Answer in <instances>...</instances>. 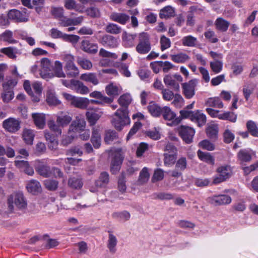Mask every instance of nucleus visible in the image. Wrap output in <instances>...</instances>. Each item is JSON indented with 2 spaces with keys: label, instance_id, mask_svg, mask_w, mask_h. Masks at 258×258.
<instances>
[{
  "label": "nucleus",
  "instance_id": "obj_1",
  "mask_svg": "<svg viewBox=\"0 0 258 258\" xmlns=\"http://www.w3.org/2000/svg\"><path fill=\"white\" fill-rule=\"evenodd\" d=\"M8 209L11 213L14 210V204L20 210H25L27 207V201L22 192L18 191L10 195L7 200Z\"/></svg>",
  "mask_w": 258,
  "mask_h": 258
},
{
  "label": "nucleus",
  "instance_id": "obj_2",
  "mask_svg": "<svg viewBox=\"0 0 258 258\" xmlns=\"http://www.w3.org/2000/svg\"><path fill=\"white\" fill-rule=\"evenodd\" d=\"M114 115V117L112 118L111 122L118 131H121L123 126L131 122L128 109L118 108Z\"/></svg>",
  "mask_w": 258,
  "mask_h": 258
},
{
  "label": "nucleus",
  "instance_id": "obj_3",
  "mask_svg": "<svg viewBox=\"0 0 258 258\" xmlns=\"http://www.w3.org/2000/svg\"><path fill=\"white\" fill-rule=\"evenodd\" d=\"M35 169L39 175L44 177H50L53 175V173L55 176L61 177L63 176V173L59 168L53 167L51 169L49 166L42 163L39 160L36 161Z\"/></svg>",
  "mask_w": 258,
  "mask_h": 258
},
{
  "label": "nucleus",
  "instance_id": "obj_4",
  "mask_svg": "<svg viewBox=\"0 0 258 258\" xmlns=\"http://www.w3.org/2000/svg\"><path fill=\"white\" fill-rule=\"evenodd\" d=\"M216 172L218 175L214 177L211 185H216L223 182L230 178L232 175V169L228 165L219 166L216 169Z\"/></svg>",
  "mask_w": 258,
  "mask_h": 258
},
{
  "label": "nucleus",
  "instance_id": "obj_5",
  "mask_svg": "<svg viewBox=\"0 0 258 258\" xmlns=\"http://www.w3.org/2000/svg\"><path fill=\"white\" fill-rule=\"evenodd\" d=\"M63 59L66 62L64 68L66 75H67V77L69 78H74L77 76L79 71L74 63L75 57L72 54H67L64 56Z\"/></svg>",
  "mask_w": 258,
  "mask_h": 258
},
{
  "label": "nucleus",
  "instance_id": "obj_6",
  "mask_svg": "<svg viewBox=\"0 0 258 258\" xmlns=\"http://www.w3.org/2000/svg\"><path fill=\"white\" fill-rule=\"evenodd\" d=\"M151 49L149 35L145 32L140 33L139 36V43L136 46V50L141 54L148 53Z\"/></svg>",
  "mask_w": 258,
  "mask_h": 258
},
{
  "label": "nucleus",
  "instance_id": "obj_7",
  "mask_svg": "<svg viewBox=\"0 0 258 258\" xmlns=\"http://www.w3.org/2000/svg\"><path fill=\"white\" fill-rule=\"evenodd\" d=\"M50 36L53 39L60 38L72 44H76L80 39V37L78 35L63 33L56 28H52L50 30Z\"/></svg>",
  "mask_w": 258,
  "mask_h": 258
},
{
  "label": "nucleus",
  "instance_id": "obj_8",
  "mask_svg": "<svg viewBox=\"0 0 258 258\" xmlns=\"http://www.w3.org/2000/svg\"><path fill=\"white\" fill-rule=\"evenodd\" d=\"M89 96L91 98L97 99L89 100L88 105L90 103L94 104H98L101 105H104L105 104H109L113 102V98H109L106 96L103 95L101 92L98 91H94L90 93Z\"/></svg>",
  "mask_w": 258,
  "mask_h": 258
},
{
  "label": "nucleus",
  "instance_id": "obj_9",
  "mask_svg": "<svg viewBox=\"0 0 258 258\" xmlns=\"http://www.w3.org/2000/svg\"><path fill=\"white\" fill-rule=\"evenodd\" d=\"M183 78L181 76L178 74H175L173 75L170 74L166 75L163 78V81L167 86L171 87L176 91L179 90V82H181Z\"/></svg>",
  "mask_w": 258,
  "mask_h": 258
},
{
  "label": "nucleus",
  "instance_id": "obj_10",
  "mask_svg": "<svg viewBox=\"0 0 258 258\" xmlns=\"http://www.w3.org/2000/svg\"><path fill=\"white\" fill-rule=\"evenodd\" d=\"M64 97L75 107L85 109L88 106L89 99L87 98L78 97L67 93L64 94Z\"/></svg>",
  "mask_w": 258,
  "mask_h": 258
},
{
  "label": "nucleus",
  "instance_id": "obj_11",
  "mask_svg": "<svg viewBox=\"0 0 258 258\" xmlns=\"http://www.w3.org/2000/svg\"><path fill=\"white\" fill-rule=\"evenodd\" d=\"M178 133L182 140L186 144H189L192 142L195 131L191 127L182 125L178 129Z\"/></svg>",
  "mask_w": 258,
  "mask_h": 258
},
{
  "label": "nucleus",
  "instance_id": "obj_12",
  "mask_svg": "<svg viewBox=\"0 0 258 258\" xmlns=\"http://www.w3.org/2000/svg\"><path fill=\"white\" fill-rule=\"evenodd\" d=\"M52 65L50 60L47 58H43L41 60V69L40 75L41 77L45 79L52 78L53 77L51 72Z\"/></svg>",
  "mask_w": 258,
  "mask_h": 258
},
{
  "label": "nucleus",
  "instance_id": "obj_13",
  "mask_svg": "<svg viewBox=\"0 0 258 258\" xmlns=\"http://www.w3.org/2000/svg\"><path fill=\"white\" fill-rule=\"evenodd\" d=\"M197 83V80L194 79L181 84L183 94L186 99H190L195 95V88Z\"/></svg>",
  "mask_w": 258,
  "mask_h": 258
},
{
  "label": "nucleus",
  "instance_id": "obj_14",
  "mask_svg": "<svg viewBox=\"0 0 258 258\" xmlns=\"http://www.w3.org/2000/svg\"><path fill=\"white\" fill-rule=\"evenodd\" d=\"M9 19L16 22H25L28 20V16L25 11H20L17 9H12L8 13Z\"/></svg>",
  "mask_w": 258,
  "mask_h": 258
},
{
  "label": "nucleus",
  "instance_id": "obj_15",
  "mask_svg": "<svg viewBox=\"0 0 258 258\" xmlns=\"http://www.w3.org/2000/svg\"><path fill=\"white\" fill-rule=\"evenodd\" d=\"M21 121L14 118L10 117L3 122V127L8 132L15 133L20 128Z\"/></svg>",
  "mask_w": 258,
  "mask_h": 258
},
{
  "label": "nucleus",
  "instance_id": "obj_16",
  "mask_svg": "<svg viewBox=\"0 0 258 258\" xmlns=\"http://www.w3.org/2000/svg\"><path fill=\"white\" fill-rule=\"evenodd\" d=\"M161 115L165 120L171 121V125H176L181 122V118L176 117L175 113L168 106L163 107Z\"/></svg>",
  "mask_w": 258,
  "mask_h": 258
},
{
  "label": "nucleus",
  "instance_id": "obj_17",
  "mask_svg": "<svg viewBox=\"0 0 258 258\" xmlns=\"http://www.w3.org/2000/svg\"><path fill=\"white\" fill-rule=\"evenodd\" d=\"M86 121L85 120L77 117L70 125L68 133H72L75 134L77 133H80L84 131Z\"/></svg>",
  "mask_w": 258,
  "mask_h": 258
},
{
  "label": "nucleus",
  "instance_id": "obj_18",
  "mask_svg": "<svg viewBox=\"0 0 258 258\" xmlns=\"http://www.w3.org/2000/svg\"><path fill=\"white\" fill-rule=\"evenodd\" d=\"M123 160V157L119 153H115L110 164V172L112 174H116L120 170Z\"/></svg>",
  "mask_w": 258,
  "mask_h": 258
},
{
  "label": "nucleus",
  "instance_id": "obj_19",
  "mask_svg": "<svg viewBox=\"0 0 258 258\" xmlns=\"http://www.w3.org/2000/svg\"><path fill=\"white\" fill-rule=\"evenodd\" d=\"M98 41L103 46L110 48L116 47L118 44L117 39L109 34L104 35Z\"/></svg>",
  "mask_w": 258,
  "mask_h": 258
},
{
  "label": "nucleus",
  "instance_id": "obj_20",
  "mask_svg": "<svg viewBox=\"0 0 258 258\" xmlns=\"http://www.w3.org/2000/svg\"><path fill=\"white\" fill-rule=\"evenodd\" d=\"M83 19L84 17L82 16L75 18H70L63 16L59 21L58 24L61 27L76 26L80 24L82 22Z\"/></svg>",
  "mask_w": 258,
  "mask_h": 258
},
{
  "label": "nucleus",
  "instance_id": "obj_21",
  "mask_svg": "<svg viewBox=\"0 0 258 258\" xmlns=\"http://www.w3.org/2000/svg\"><path fill=\"white\" fill-rule=\"evenodd\" d=\"M81 48L85 52L94 54L97 52L98 46L96 43H91L88 40H83L81 42Z\"/></svg>",
  "mask_w": 258,
  "mask_h": 258
},
{
  "label": "nucleus",
  "instance_id": "obj_22",
  "mask_svg": "<svg viewBox=\"0 0 258 258\" xmlns=\"http://www.w3.org/2000/svg\"><path fill=\"white\" fill-rule=\"evenodd\" d=\"M110 19L119 23L121 25H125L130 20L129 15L124 13L113 12L109 16Z\"/></svg>",
  "mask_w": 258,
  "mask_h": 258
},
{
  "label": "nucleus",
  "instance_id": "obj_23",
  "mask_svg": "<svg viewBox=\"0 0 258 258\" xmlns=\"http://www.w3.org/2000/svg\"><path fill=\"white\" fill-rule=\"evenodd\" d=\"M211 201L212 203L216 206L227 205L231 202V198L227 195H219L213 196Z\"/></svg>",
  "mask_w": 258,
  "mask_h": 258
},
{
  "label": "nucleus",
  "instance_id": "obj_24",
  "mask_svg": "<svg viewBox=\"0 0 258 258\" xmlns=\"http://www.w3.org/2000/svg\"><path fill=\"white\" fill-rule=\"evenodd\" d=\"M191 121L197 123L198 126L201 127L206 124L207 117L201 110H197L194 111Z\"/></svg>",
  "mask_w": 258,
  "mask_h": 258
},
{
  "label": "nucleus",
  "instance_id": "obj_25",
  "mask_svg": "<svg viewBox=\"0 0 258 258\" xmlns=\"http://www.w3.org/2000/svg\"><path fill=\"white\" fill-rule=\"evenodd\" d=\"M147 109L152 116L158 117L161 115L163 107H161L158 104L153 101H151L147 106Z\"/></svg>",
  "mask_w": 258,
  "mask_h": 258
},
{
  "label": "nucleus",
  "instance_id": "obj_26",
  "mask_svg": "<svg viewBox=\"0 0 258 258\" xmlns=\"http://www.w3.org/2000/svg\"><path fill=\"white\" fill-rule=\"evenodd\" d=\"M214 24L217 31L221 32H225L228 29L230 23L222 17H218L215 21Z\"/></svg>",
  "mask_w": 258,
  "mask_h": 258
},
{
  "label": "nucleus",
  "instance_id": "obj_27",
  "mask_svg": "<svg viewBox=\"0 0 258 258\" xmlns=\"http://www.w3.org/2000/svg\"><path fill=\"white\" fill-rule=\"evenodd\" d=\"M197 155L199 159L210 165H214L215 164V158L209 152H204L201 150H198Z\"/></svg>",
  "mask_w": 258,
  "mask_h": 258
},
{
  "label": "nucleus",
  "instance_id": "obj_28",
  "mask_svg": "<svg viewBox=\"0 0 258 258\" xmlns=\"http://www.w3.org/2000/svg\"><path fill=\"white\" fill-rule=\"evenodd\" d=\"M73 86L76 92L81 94H87L89 92V89L82 82L72 79Z\"/></svg>",
  "mask_w": 258,
  "mask_h": 258
},
{
  "label": "nucleus",
  "instance_id": "obj_29",
  "mask_svg": "<svg viewBox=\"0 0 258 258\" xmlns=\"http://www.w3.org/2000/svg\"><path fill=\"white\" fill-rule=\"evenodd\" d=\"M136 34H131L124 32L122 36V43L124 47L130 48L134 45V40Z\"/></svg>",
  "mask_w": 258,
  "mask_h": 258
},
{
  "label": "nucleus",
  "instance_id": "obj_30",
  "mask_svg": "<svg viewBox=\"0 0 258 258\" xmlns=\"http://www.w3.org/2000/svg\"><path fill=\"white\" fill-rule=\"evenodd\" d=\"M237 160L241 164L244 162H250L252 159V156L250 152L245 149L240 150L237 155Z\"/></svg>",
  "mask_w": 258,
  "mask_h": 258
},
{
  "label": "nucleus",
  "instance_id": "obj_31",
  "mask_svg": "<svg viewBox=\"0 0 258 258\" xmlns=\"http://www.w3.org/2000/svg\"><path fill=\"white\" fill-rule=\"evenodd\" d=\"M80 79L87 82L91 83L93 85L99 84V80L95 73H87L81 75Z\"/></svg>",
  "mask_w": 258,
  "mask_h": 258
},
{
  "label": "nucleus",
  "instance_id": "obj_32",
  "mask_svg": "<svg viewBox=\"0 0 258 258\" xmlns=\"http://www.w3.org/2000/svg\"><path fill=\"white\" fill-rule=\"evenodd\" d=\"M91 142L94 148L98 149L100 148L101 140V136L98 129L95 128H93Z\"/></svg>",
  "mask_w": 258,
  "mask_h": 258
},
{
  "label": "nucleus",
  "instance_id": "obj_33",
  "mask_svg": "<svg viewBox=\"0 0 258 258\" xmlns=\"http://www.w3.org/2000/svg\"><path fill=\"white\" fill-rule=\"evenodd\" d=\"M32 118L33 119L35 125L40 129L44 128L45 125V116L44 114L41 113L32 114Z\"/></svg>",
  "mask_w": 258,
  "mask_h": 258
},
{
  "label": "nucleus",
  "instance_id": "obj_34",
  "mask_svg": "<svg viewBox=\"0 0 258 258\" xmlns=\"http://www.w3.org/2000/svg\"><path fill=\"white\" fill-rule=\"evenodd\" d=\"M35 134L34 131L31 129L25 128L22 134V138L25 143L29 145H32L33 143Z\"/></svg>",
  "mask_w": 258,
  "mask_h": 258
},
{
  "label": "nucleus",
  "instance_id": "obj_35",
  "mask_svg": "<svg viewBox=\"0 0 258 258\" xmlns=\"http://www.w3.org/2000/svg\"><path fill=\"white\" fill-rule=\"evenodd\" d=\"M205 105L218 108H222L224 106L221 99L218 97L209 98L205 102Z\"/></svg>",
  "mask_w": 258,
  "mask_h": 258
},
{
  "label": "nucleus",
  "instance_id": "obj_36",
  "mask_svg": "<svg viewBox=\"0 0 258 258\" xmlns=\"http://www.w3.org/2000/svg\"><path fill=\"white\" fill-rule=\"evenodd\" d=\"M175 16L174 9L170 6H166L162 9L159 13V17L161 19H168Z\"/></svg>",
  "mask_w": 258,
  "mask_h": 258
},
{
  "label": "nucleus",
  "instance_id": "obj_37",
  "mask_svg": "<svg viewBox=\"0 0 258 258\" xmlns=\"http://www.w3.org/2000/svg\"><path fill=\"white\" fill-rule=\"evenodd\" d=\"M32 87L35 94L34 95L33 93V96H31V99L34 102H38L40 100V97L42 91L41 84L38 82H35L33 84Z\"/></svg>",
  "mask_w": 258,
  "mask_h": 258
},
{
  "label": "nucleus",
  "instance_id": "obj_38",
  "mask_svg": "<svg viewBox=\"0 0 258 258\" xmlns=\"http://www.w3.org/2000/svg\"><path fill=\"white\" fill-rule=\"evenodd\" d=\"M132 101L131 96L129 94H123L118 99V103L121 107V109H128V106Z\"/></svg>",
  "mask_w": 258,
  "mask_h": 258
},
{
  "label": "nucleus",
  "instance_id": "obj_39",
  "mask_svg": "<svg viewBox=\"0 0 258 258\" xmlns=\"http://www.w3.org/2000/svg\"><path fill=\"white\" fill-rule=\"evenodd\" d=\"M26 188L29 192L33 194H36L41 189L39 182L35 180H30L27 184Z\"/></svg>",
  "mask_w": 258,
  "mask_h": 258
},
{
  "label": "nucleus",
  "instance_id": "obj_40",
  "mask_svg": "<svg viewBox=\"0 0 258 258\" xmlns=\"http://www.w3.org/2000/svg\"><path fill=\"white\" fill-rule=\"evenodd\" d=\"M0 40L9 44H15L17 42L13 38V32L10 30H6L0 35Z\"/></svg>",
  "mask_w": 258,
  "mask_h": 258
},
{
  "label": "nucleus",
  "instance_id": "obj_41",
  "mask_svg": "<svg viewBox=\"0 0 258 258\" xmlns=\"http://www.w3.org/2000/svg\"><path fill=\"white\" fill-rule=\"evenodd\" d=\"M54 75L53 76L57 77L58 78H64L66 77V74L63 72L62 65L61 62L58 60H56L54 62V66H52V69Z\"/></svg>",
  "mask_w": 258,
  "mask_h": 258
},
{
  "label": "nucleus",
  "instance_id": "obj_42",
  "mask_svg": "<svg viewBox=\"0 0 258 258\" xmlns=\"http://www.w3.org/2000/svg\"><path fill=\"white\" fill-rule=\"evenodd\" d=\"M68 185L71 188L78 190L83 187V182L81 178L73 177L69 178Z\"/></svg>",
  "mask_w": 258,
  "mask_h": 258
},
{
  "label": "nucleus",
  "instance_id": "obj_43",
  "mask_svg": "<svg viewBox=\"0 0 258 258\" xmlns=\"http://www.w3.org/2000/svg\"><path fill=\"white\" fill-rule=\"evenodd\" d=\"M108 240L107 243V247L110 252L114 253L116 252V246L117 244V239L116 237L113 235L111 231H109Z\"/></svg>",
  "mask_w": 258,
  "mask_h": 258
},
{
  "label": "nucleus",
  "instance_id": "obj_44",
  "mask_svg": "<svg viewBox=\"0 0 258 258\" xmlns=\"http://www.w3.org/2000/svg\"><path fill=\"white\" fill-rule=\"evenodd\" d=\"M105 92L109 96V98L114 99V97L119 95L118 88L112 83H110L105 87Z\"/></svg>",
  "mask_w": 258,
  "mask_h": 258
},
{
  "label": "nucleus",
  "instance_id": "obj_45",
  "mask_svg": "<svg viewBox=\"0 0 258 258\" xmlns=\"http://www.w3.org/2000/svg\"><path fill=\"white\" fill-rule=\"evenodd\" d=\"M171 60L176 63H184L188 60L189 56L186 53L180 52L176 54L171 55Z\"/></svg>",
  "mask_w": 258,
  "mask_h": 258
},
{
  "label": "nucleus",
  "instance_id": "obj_46",
  "mask_svg": "<svg viewBox=\"0 0 258 258\" xmlns=\"http://www.w3.org/2000/svg\"><path fill=\"white\" fill-rule=\"evenodd\" d=\"M17 49L14 47H4L0 49V52L5 54L10 58L15 59L17 57Z\"/></svg>",
  "mask_w": 258,
  "mask_h": 258
},
{
  "label": "nucleus",
  "instance_id": "obj_47",
  "mask_svg": "<svg viewBox=\"0 0 258 258\" xmlns=\"http://www.w3.org/2000/svg\"><path fill=\"white\" fill-rule=\"evenodd\" d=\"M72 117L67 114L57 116L56 118L57 123L61 127L68 125L72 121Z\"/></svg>",
  "mask_w": 258,
  "mask_h": 258
},
{
  "label": "nucleus",
  "instance_id": "obj_48",
  "mask_svg": "<svg viewBox=\"0 0 258 258\" xmlns=\"http://www.w3.org/2000/svg\"><path fill=\"white\" fill-rule=\"evenodd\" d=\"M87 119L90 125H94L100 117V115L94 111H87L86 113Z\"/></svg>",
  "mask_w": 258,
  "mask_h": 258
},
{
  "label": "nucleus",
  "instance_id": "obj_49",
  "mask_svg": "<svg viewBox=\"0 0 258 258\" xmlns=\"http://www.w3.org/2000/svg\"><path fill=\"white\" fill-rule=\"evenodd\" d=\"M246 126L248 132L252 136L258 137V127L254 121L252 120L247 121Z\"/></svg>",
  "mask_w": 258,
  "mask_h": 258
},
{
  "label": "nucleus",
  "instance_id": "obj_50",
  "mask_svg": "<svg viewBox=\"0 0 258 258\" xmlns=\"http://www.w3.org/2000/svg\"><path fill=\"white\" fill-rule=\"evenodd\" d=\"M6 155L8 158H13L15 156V150L11 147L7 146L5 148L3 145L0 144V157Z\"/></svg>",
  "mask_w": 258,
  "mask_h": 258
},
{
  "label": "nucleus",
  "instance_id": "obj_51",
  "mask_svg": "<svg viewBox=\"0 0 258 258\" xmlns=\"http://www.w3.org/2000/svg\"><path fill=\"white\" fill-rule=\"evenodd\" d=\"M197 42V38L191 35H187L182 39V45L185 46L194 47L196 45Z\"/></svg>",
  "mask_w": 258,
  "mask_h": 258
},
{
  "label": "nucleus",
  "instance_id": "obj_52",
  "mask_svg": "<svg viewBox=\"0 0 258 258\" xmlns=\"http://www.w3.org/2000/svg\"><path fill=\"white\" fill-rule=\"evenodd\" d=\"M105 31L108 33L118 34L121 32V28L116 24L109 23L105 27Z\"/></svg>",
  "mask_w": 258,
  "mask_h": 258
},
{
  "label": "nucleus",
  "instance_id": "obj_53",
  "mask_svg": "<svg viewBox=\"0 0 258 258\" xmlns=\"http://www.w3.org/2000/svg\"><path fill=\"white\" fill-rule=\"evenodd\" d=\"M14 97L13 89L12 88H4V92L2 94V98L4 102H9Z\"/></svg>",
  "mask_w": 258,
  "mask_h": 258
},
{
  "label": "nucleus",
  "instance_id": "obj_54",
  "mask_svg": "<svg viewBox=\"0 0 258 258\" xmlns=\"http://www.w3.org/2000/svg\"><path fill=\"white\" fill-rule=\"evenodd\" d=\"M219 119L229 120L232 122H235L237 120V115L233 112H224L223 113H221Z\"/></svg>",
  "mask_w": 258,
  "mask_h": 258
},
{
  "label": "nucleus",
  "instance_id": "obj_55",
  "mask_svg": "<svg viewBox=\"0 0 258 258\" xmlns=\"http://www.w3.org/2000/svg\"><path fill=\"white\" fill-rule=\"evenodd\" d=\"M164 164L165 166H171L174 165L177 157L176 155L164 154Z\"/></svg>",
  "mask_w": 258,
  "mask_h": 258
},
{
  "label": "nucleus",
  "instance_id": "obj_56",
  "mask_svg": "<svg viewBox=\"0 0 258 258\" xmlns=\"http://www.w3.org/2000/svg\"><path fill=\"white\" fill-rule=\"evenodd\" d=\"M78 64L83 69L90 70L92 67V63L89 59L78 57L77 60Z\"/></svg>",
  "mask_w": 258,
  "mask_h": 258
},
{
  "label": "nucleus",
  "instance_id": "obj_57",
  "mask_svg": "<svg viewBox=\"0 0 258 258\" xmlns=\"http://www.w3.org/2000/svg\"><path fill=\"white\" fill-rule=\"evenodd\" d=\"M117 138V134L115 131L108 130L105 132L104 141L106 144H109Z\"/></svg>",
  "mask_w": 258,
  "mask_h": 258
},
{
  "label": "nucleus",
  "instance_id": "obj_58",
  "mask_svg": "<svg viewBox=\"0 0 258 258\" xmlns=\"http://www.w3.org/2000/svg\"><path fill=\"white\" fill-rule=\"evenodd\" d=\"M176 162L175 168L180 171H184L187 167V159L185 157H182L179 158Z\"/></svg>",
  "mask_w": 258,
  "mask_h": 258
},
{
  "label": "nucleus",
  "instance_id": "obj_59",
  "mask_svg": "<svg viewBox=\"0 0 258 258\" xmlns=\"http://www.w3.org/2000/svg\"><path fill=\"white\" fill-rule=\"evenodd\" d=\"M112 216L113 218L127 221L130 219L131 215L128 212L123 211L120 212H114L112 214Z\"/></svg>",
  "mask_w": 258,
  "mask_h": 258
},
{
  "label": "nucleus",
  "instance_id": "obj_60",
  "mask_svg": "<svg viewBox=\"0 0 258 258\" xmlns=\"http://www.w3.org/2000/svg\"><path fill=\"white\" fill-rule=\"evenodd\" d=\"M149 176L148 168L144 167L140 173L138 181L141 183H145L149 180Z\"/></svg>",
  "mask_w": 258,
  "mask_h": 258
},
{
  "label": "nucleus",
  "instance_id": "obj_61",
  "mask_svg": "<svg viewBox=\"0 0 258 258\" xmlns=\"http://www.w3.org/2000/svg\"><path fill=\"white\" fill-rule=\"evenodd\" d=\"M109 174L107 172H102L100 173L98 180L97 181V185L100 186L106 184L109 182Z\"/></svg>",
  "mask_w": 258,
  "mask_h": 258
},
{
  "label": "nucleus",
  "instance_id": "obj_62",
  "mask_svg": "<svg viewBox=\"0 0 258 258\" xmlns=\"http://www.w3.org/2000/svg\"><path fill=\"white\" fill-rule=\"evenodd\" d=\"M164 178V171L158 168L154 171L151 180L152 182H155L162 180Z\"/></svg>",
  "mask_w": 258,
  "mask_h": 258
},
{
  "label": "nucleus",
  "instance_id": "obj_63",
  "mask_svg": "<svg viewBox=\"0 0 258 258\" xmlns=\"http://www.w3.org/2000/svg\"><path fill=\"white\" fill-rule=\"evenodd\" d=\"M210 67L213 72L216 74L220 73L223 68V63L219 60L211 61L210 63Z\"/></svg>",
  "mask_w": 258,
  "mask_h": 258
},
{
  "label": "nucleus",
  "instance_id": "obj_64",
  "mask_svg": "<svg viewBox=\"0 0 258 258\" xmlns=\"http://www.w3.org/2000/svg\"><path fill=\"white\" fill-rule=\"evenodd\" d=\"M58 184V181L55 180L47 179L44 181L45 187L49 190H55L57 188Z\"/></svg>",
  "mask_w": 258,
  "mask_h": 258
}]
</instances>
